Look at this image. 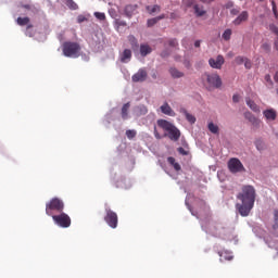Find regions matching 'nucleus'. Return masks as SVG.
I'll return each instance as SVG.
<instances>
[{"label": "nucleus", "instance_id": "1", "mask_svg": "<svg viewBox=\"0 0 278 278\" xmlns=\"http://www.w3.org/2000/svg\"><path fill=\"white\" fill-rule=\"evenodd\" d=\"M202 231H205L213 238H222L223 240H235L238 242V236H233V229L227 227L223 222H214L210 217L200 219Z\"/></svg>", "mask_w": 278, "mask_h": 278}, {"label": "nucleus", "instance_id": "2", "mask_svg": "<svg viewBox=\"0 0 278 278\" xmlns=\"http://www.w3.org/2000/svg\"><path fill=\"white\" fill-rule=\"evenodd\" d=\"M255 197H257V193L252 185H244L241 192L237 194V201L239 202L236 203L235 207L242 218H247L251 214V210L255 207Z\"/></svg>", "mask_w": 278, "mask_h": 278}, {"label": "nucleus", "instance_id": "3", "mask_svg": "<svg viewBox=\"0 0 278 278\" xmlns=\"http://www.w3.org/2000/svg\"><path fill=\"white\" fill-rule=\"evenodd\" d=\"M157 125L161 127V129L167 131L169 140L177 142V140L181 138V130H179V128H177V126H175L173 123L166 119H157Z\"/></svg>", "mask_w": 278, "mask_h": 278}, {"label": "nucleus", "instance_id": "4", "mask_svg": "<svg viewBox=\"0 0 278 278\" xmlns=\"http://www.w3.org/2000/svg\"><path fill=\"white\" fill-rule=\"evenodd\" d=\"M63 55L72 59L79 58L81 55V46L75 41H65L63 43Z\"/></svg>", "mask_w": 278, "mask_h": 278}, {"label": "nucleus", "instance_id": "5", "mask_svg": "<svg viewBox=\"0 0 278 278\" xmlns=\"http://www.w3.org/2000/svg\"><path fill=\"white\" fill-rule=\"evenodd\" d=\"M53 212H58L59 214L64 212V201H62L60 198H52L47 204H46V214L47 216H54Z\"/></svg>", "mask_w": 278, "mask_h": 278}, {"label": "nucleus", "instance_id": "6", "mask_svg": "<svg viewBox=\"0 0 278 278\" xmlns=\"http://www.w3.org/2000/svg\"><path fill=\"white\" fill-rule=\"evenodd\" d=\"M103 220L111 229L118 227V214L112 211L109 205H105Z\"/></svg>", "mask_w": 278, "mask_h": 278}, {"label": "nucleus", "instance_id": "7", "mask_svg": "<svg viewBox=\"0 0 278 278\" xmlns=\"http://www.w3.org/2000/svg\"><path fill=\"white\" fill-rule=\"evenodd\" d=\"M52 220L54 225L61 227L62 229H68V227H71V216L64 213V211L59 215H52Z\"/></svg>", "mask_w": 278, "mask_h": 278}, {"label": "nucleus", "instance_id": "8", "mask_svg": "<svg viewBox=\"0 0 278 278\" xmlns=\"http://www.w3.org/2000/svg\"><path fill=\"white\" fill-rule=\"evenodd\" d=\"M228 170L236 175L237 173H247V168L242 164V161L238 157H232L228 161Z\"/></svg>", "mask_w": 278, "mask_h": 278}, {"label": "nucleus", "instance_id": "9", "mask_svg": "<svg viewBox=\"0 0 278 278\" xmlns=\"http://www.w3.org/2000/svg\"><path fill=\"white\" fill-rule=\"evenodd\" d=\"M147 77H149L147 70L141 67L131 76V81H134V84H142L147 81Z\"/></svg>", "mask_w": 278, "mask_h": 278}, {"label": "nucleus", "instance_id": "10", "mask_svg": "<svg viewBox=\"0 0 278 278\" xmlns=\"http://www.w3.org/2000/svg\"><path fill=\"white\" fill-rule=\"evenodd\" d=\"M206 80L210 86H213V88H222L223 87V79L218 74H207Z\"/></svg>", "mask_w": 278, "mask_h": 278}, {"label": "nucleus", "instance_id": "11", "mask_svg": "<svg viewBox=\"0 0 278 278\" xmlns=\"http://www.w3.org/2000/svg\"><path fill=\"white\" fill-rule=\"evenodd\" d=\"M223 64H225V56H223L222 54H218L216 59H208V66H211V68H216L217 71H220L223 68Z\"/></svg>", "mask_w": 278, "mask_h": 278}, {"label": "nucleus", "instance_id": "12", "mask_svg": "<svg viewBox=\"0 0 278 278\" xmlns=\"http://www.w3.org/2000/svg\"><path fill=\"white\" fill-rule=\"evenodd\" d=\"M137 10H138V4H126L124 7V16H126V18H131L134 14H136Z\"/></svg>", "mask_w": 278, "mask_h": 278}, {"label": "nucleus", "instance_id": "13", "mask_svg": "<svg viewBox=\"0 0 278 278\" xmlns=\"http://www.w3.org/2000/svg\"><path fill=\"white\" fill-rule=\"evenodd\" d=\"M118 60L122 64H129V62H131V50L124 49V51L119 54Z\"/></svg>", "mask_w": 278, "mask_h": 278}, {"label": "nucleus", "instance_id": "14", "mask_svg": "<svg viewBox=\"0 0 278 278\" xmlns=\"http://www.w3.org/2000/svg\"><path fill=\"white\" fill-rule=\"evenodd\" d=\"M244 117L247 118V121H249V123H251V125H253V127H255L256 129L260 128L262 121L255 117V115H253L251 112H245Z\"/></svg>", "mask_w": 278, "mask_h": 278}, {"label": "nucleus", "instance_id": "15", "mask_svg": "<svg viewBox=\"0 0 278 278\" xmlns=\"http://www.w3.org/2000/svg\"><path fill=\"white\" fill-rule=\"evenodd\" d=\"M139 53L141 58H147V55H151V53H153V48H151L149 43H141L139 47Z\"/></svg>", "mask_w": 278, "mask_h": 278}, {"label": "nucleus", "instance_id": "16", "mask_svg": "<svg viewBox=\"0 0 278 278\" xmlns=\"http://www.w3.org/2000/svg\"><path fill=\"white\" fill-rule=\"evenodd\" d=\"M245 21H249V12L248 11H242L233 21L232 24L236 26L242 25Z\"/></svg>", "mask_w": 278, "mask_h": 278}, {"label": "nucleus", "instance_id": "17", "mask_svg": "<svg viewBox=\"0 0 278 278\" xmlns=\"http://www.w3.org/2000/svg\"><path fill=\"white\" fill-rule=\"evenodd\" d=\"M219 262H231L233 260V253L227 250H223L218 252Z\"/></svg>", "mask_w": 278, "mask_h": 278}, {"label": "nucleus", "instance_id": "18", "mask_svg": "<svg viewBox=\"0 0 278 278\" xmlns=\"http://www.w3.org/2000/svg\"><path fill=\"white\" fill-rule=\"evenodd\" d=\"M179 112H180V114H184V116L186 117V121H188V123H190V125H194L197 123V117H194V115L190 114L188 112V110H186V108H180Z\"/></svg>", "mask_w": 278, "mask_h": 278}, {"label": "nucleus", "instance_id": "19", "mask_svg": "<svg viewBox=\"0 0 278 278\" xmlns=\"http://www.w3.org/2000/svg\"><path fill=\"white\" fill-rule=\"evenodd\" d=\"M21 8L24 14H27L28 16H31V14H36V12H38V9H36L34 4H21Z\"/></svg>", "mask_w": 278, "mask_h": 278}, {"label": "nucleus", "instance_id": "20", "mask_svg": "<svg viewBox=\"0 0 278 278\" xmlns=\"http://www.w3.org/2000/svg\"><path fill=\"white\" fill-rule=\"evenodd\" d=\"M161 112L166 116H175V111H173V108H170L168 102H164V104L161 106Z\"/></svg>", "mask_w": 278, "mask_h": 278}, {"label": "nucleus", "instance_id": "21", "mask_svg": "<svg viewBox=\"0 0 278 278\" xmlns=\"http://www.w3.org/2000/svg\"><path fill=\"white\" fill-rule=\"evenodd\" d=\"M263 115L267 121H275L277 118V112L275 109H268L263 112Z\"/></svg>", "mask_w": 278, "mask_h": 278}, {"label": "nucleus", "instance_id": "22", "mask_svg": "<svg viewBox=\"0 0 278 278\" xmlns=\"http://www.w3.org/2000/svg\"><path fill=\"white\" fill-rule=\"evenodd\" d=\"M188 199H190V192H187V195L185 199V205L189 210L191 216H195L197 218H199V213L195 212L194 208H192V205H190V202H188Z\"/></svg>", "mask_w": 278, "mask_h": 278}, {"label": "nucleus", "instance_id": "23", "mask_svg": "<svg viewBox=\"0 0 278 278\" xmlns=\"http://www.w3.org/2000/svg\"><path fill=\"white\" fill-rule=\"evenodd\" d=\"M131 106V104L129 102L125 103L122 106V118L123 121H129V108Z\"/></svg>", "mask_w": 278, "mask_h": 278}, {"label": "nucleus", "instance_id": "24", "mask_svg": "<svg viewBox=\"0 0 278 278\" xmlns=\"http://www.w3.org/2000/svg\"><path fill=\"white\" fill-rule=\"evenodd\" d=\"M128 41L130 43L132 51H138L139 47H140V45L138 43V38H136V36H134V35H129Z\"/></svg>", "mask_w": 278, "mask_h": 278}, {"label": "nucleus", "instance_id": "25", "mask_svg": "<svg viewBox=\"0 0 278 278\" xmlns=\"http://www.w3.org/2000/svg\"><path fill=\"white\" fill-rule=\"evenodd\" d=\"M169 74L173 77V79H180V77H184V72L177 70V67H170Z\"/></svg>", "mask_w": 278, "mask_h": 278}, {"label": "nucleus", "instance_id": "26", "mask_svg": "<svg viewBox=\"0 0 278 278\" xmlns=\"http://www.w3.org/2000/svg\"><path fill=\"white\" fill-rule=\"evenodd\" d=\"M264 242L267 244L268 249H274V251H276V255L278 256V242L271 239L268 240L266 238H264Z\"/></svg>", "mask_w": 278, "mask_h": 278}, {"label": "nucleus", "instance_id": "27", "mask_svg": "<svg viewBox=\"0 0 278 278\" xmlns=\"http://www.w3.org/2000/svg\"><path fill=\"white\" fill-rule=\"evenodd\" d=\"M193 10L198 18H201V16H205V14H207V11L203 10V7H200L199 4H194Z\"/></svg>", "mask_w": 278, "mask_h": 278}, {"label": "nucleus", "instance_id": "28", "mask_svg": "<svg viewBox=\"0 0 278 278\" xmlns=\"http://www.w3.org/2000/svg\"><path fill=\"white\" fill-rule=\"evenodd\" d=\"M135 112H136L137 116H144L146 114L149 113V110L147 109V106L144 104H140V105L136 106Z\"/></svg>", "mask_w": 278, "mask_h": 278}, {"label": "nucleus", "instance_id": "29", "mask_svg": "<svg viewBox=\"0 0 278 278\" xmlns=\"http://www.w3.org/2000/svg\"><path fill=\"white\" fill-rule=\"evenodd\" d=\"M245 103L252 112H260V106L255 103V101L251 100V98L245 99Z\"/></svg>", "mask_w": 278, "mask_h": 278}, {"label": "nucleus", "instance_id": "30", "mask_svg": "<svg viewBox=\"0 0 278 278\" xmlns=\"http://www.w3.org/2000/svg\"><path fill=\"white\" fill-rule=\"evenodd\" d=\"M114 25H115L116 31H119L121 27H127V22L125 20L115 18Z\"/></svg>", "mask_w": 278, "mask_h": 278}, {"label": "nucleus", "instance_id": "31", "mask_svg": "<svg viewBox=\"0 0 278 278\" xmlns=\"http://www.w3.org/2000/svg\"><path fill=\"white\" fill-rule=\"evenodd\" d=\"M63 3L68 8V10L75 11L79 10V5L73 0H63Z\"/></svg>", "mask_w": 278, "mask_h": 278}, {"label": "nucleus", "instance_id": "32", "mask_svg": "<svg viewBox=\"0 0 278 278\" xmlns=\"http://www.w3.org/2000/svg\"><path fill=\"white\" fill-rule=\"evenodd\" d=\"M254 146L256 147L257 151H264L266 149V143H264V140L262 138H258L254 141Z\"/></svg>", "mask_w": 278, "mask_h": 278}, {"label": "nucleus", "instance_id": "33", "mask_svg": "<svg viewBox=\"0 0 278 278\" xmlns=\"http://www.w3.org/2000/svg\"><path fill=\"white\" fill-rule=\"evenodd\" d=\"M253 233L256 236V238H262L264 236V233H266V230H264L262 227L260 226H254L252 229Z\"/></svg>", "mask_w": 278, "mask_h": 278}, {"label": "nucleus", "instance_id": "34", "mask_svg": "<svg viewBox=\"0 0 278 278\" xmlns=\"http://www.w3.org/2000/svg\"><path fill=\"white\" fill-rule=\"evenodd\" d=\"M207 127H208V131H211V134H215V135L219 134L218 125L214 124L213 122H210Z\"/></svg>", "mask_w": 278, "mask_h": 278}, {"label": "nucleus", "instance_id": "35", "mask_svg": "<svg viewBox=\"0 0 278 278\" xmlns=\"http://www.w3.org/2000/svg\"><path fill=\"white\" fill-rule=\"evenodd\" d=\"M147 10L149 12V14H155V12H161L162 8L160 7V4H154V5H148Z\"/></svg>", "mask_w": 278, "mask_h": 278}, {"label": "nucleus", "instance_id": "36", "mask_svg": "<svg viewBox=\"0 0 278 278\" xmlns=\"http://www.w3.org/2000/svg\"><path fill=\"white\" fill-rule=\"evenodd\" d=\"M17 25L21 27H25V25H29V17H17L16 20Z\"/></svg>", "mask_w": 278, "mask_h": 278}, {"label": "nucleus", "instance_id": "37", "mask_svg": "<svg viewBox=\"0 0 278 278\" xmlns=\"http://www.w3.org/2000/svg\"><path fill=\"white\" fill-rule=\"evenodd\" d=\"M194 3H197V0H182V5L186 8V10L194 8Z\"/></svg>", "mask_w": 278, "mask_h": 278}, {"label": "nucleus", "instance_id": "38", "mask_svg": "<svg viewBox=\"0 0 278 278\" xmlns=\"http://www.w3.org/2000/svg\"><path fill=\"white\" fill-rule=\"evenodd\" d=\"M137 134L138 132L136 131V129L126 130V137L128 138V140H134V138H136Z\"/></svg>", "mask_w": 278, "mask_h": 278}, {"label": "nucleus", "instance_id": "39", "mask_svg": "<svg viewBox=\"0 0 278 278\" xmlns=\"http://www.w3.org/2000/svg\"><path fill=\"white\" fill-rule=\"evenodd\" d=\"M222 38L226 41L228 40H231V29L230 28H227L223 35H222Z\"/></svg>", "mask_w": 278, "mask_h": 278}, {"label": "nucleus", "instance_id": "40", "mask_svg": "<svg viewBox=\"0 0 278 278\" xmlns=\"http://www.w3.org/2000/svg\"><path fill=\"white\" fill-rule=\"evenodd\" d=\"M271 12L276 20H278V11H277V3L275 0H271Z\"/></svg>", "mask_w": 278, "mask_h": 278}, {"label": "nucleus", "instance_id": "41", "mask_svg": "<svg viewBox=\"0 0 278 278\" xmlns=\"http://www.w3.org/2000/svg\"><path fill=\"white\" fill-rule=\"evenodd\" d=\"M157 23H160L157 17H152V18H149L147 21V26L148 27H153V25H157Z\"/></svg>", "mask_w": 278, "mask_h": 278}, {"label": "nucleus", "instance_id": "42", "mask_svg": "<svg viewBox=\"0 0 278 278\" xmlns=\"http://www.w3.org/2000/svg\"><path fill=\"white\" fill-rule=\"evenodd\" d=\"M93 16L98 20V21H105V13L103 12H94Z\"/></svg>", "mask_w": 278, "mask_h": 278}, {"label": "nucleus", "instance_id": "43", "mask_svg": "<svg viewBox=\"0 0 278 278\" xmlns=\"http://www.w3.org/2000/svg\"><path fill=\"white\" fill-rule=\"evenodd\" d=\"M247 58L245 56H236L235 61H236V64H238L239 66L244 64Z\"/></svg>", "mask_w": 278, "mask_h": 278}, {"label": "nucleus", "instance_id": "44", "mask_svg": "<svg viewBox=\"0 0 278 278\" xmlns=\"http://www.w3.org/2000/svg\"><path fill=\"white\" fill-rule=\"evenodd\" d=\"M170 55V50L165 49L161 52L160 56L164 59L168 58Z\"/></svg>", "mask_w": 278, "mask_h": 278}, {"label": "nucleus", "instance_id": "45", "mask_svg": "<svg viewBox=\"0 0 278 278\" xmlns=\"http://www.w3.org/2000/svg\"><path fill=\"white\" fill-rule=\"evenodd\" d=\"M88 21V17H86L84 14H79L77 16V23H86Z\"/></svg>", "mask_w": 278, "mask_h": 278}, {"label": "nucleus", "instance_id": "46", "mask_svg": "<svg viewBox=\"0 0 278 278\" xmlns=\"http://www.w3.org/2000/svg\"><path fill=\"white\" fill-rule=\"evenodd\" d=\"M109 14H110L111 18H115V20H116V16H118L115 9H110Z\"/></svg>", "mask_w": 278, "mask_h": 278}, {"label": "nucleus", "instance_id": "47", "mask_svg": "<svg viewBox=\"0 0 278 278\" xmlns=\"http://www.w3.org/2000/svg\"><path fill=\"white\" fill-rule=\"evenodd\" d=\"M169 18L170 21H177V18H179V14H177V12H172L169 14Z\"/></svg>", "mask_w": 278, "mask_h": 278}, {"label": "nucleus", "instance_id": "48", "mask_svg": "<svg viewBox=\"0 0 278 278\" xmlns=\"http://www.w3.org/2000/svg\"><path fill=\"white\" fill-rule=\"evenodd\" d=\"M177 151H178V153H179L180 155H188V151H187L186 149L181 148V147H179V148L177 149Z\"/></svg>", "mask_w": 278, "mask_h": 278}, {"label": "nucleus", "instance_id": "49", "mask_svg": "<svg viewBox=\"0 0 278 278\" xmlns=\"http://www.w3.org/2000/svg\"><path fill=\"white\" fill-rule=\"evenodd\" d=\"M262 49H264V51L269 52L270 51V43H268V42L263 43Z\"/></svg>", "mask_w": 278, "mask_h": 278}, {"label": "nucleus", "instance_id": "50", "mask_svg": "<svg viewBox=\"0 0 278 278\" xmlns=\"http://www.w3.org/2000/svg\"><path fill=\"white\" fill-rule=\"evenodd\" d=\"M225 8H226V10H231V8H233V1H231V0L227 1L225 4Z\"/></svg>", "mask_w": 278, "mask_h": 278}, {"label": "nucleus", "instance_id": "51", "mask_svg": "<svg viewBox=\"0 0 278 278\" xmlns=\"http://www.w3.org/2000/svg\"><path fill=\"white\" fill-rule=\"evenodd\" d=\"M232 101H233L235 103H240V94L235 93V94L232 96Z\"/></svg>", "mask_w": 278, "mask_h": 278}, {"label": "nucleus", "instance_id": "52", "mask_svg": "<svg viewBox=\"0 0 278 278\" xmlns=\"http://www.w3.org/2000/svg\"><path fill=\"white\" fill-rule=\"evenodd\" d=\"M265 81H267V84H270V86H273V78H270V74L265 75Z\"/></svg>", "mask_w": 278, "mask_h": 278}, {"label": "nucleus", "instance_id": "53", "mask_svg": "<svg viewBox=\"0 0 278 278\" xmlns=\"http://www.w3.org/2000/svg\"><path fill=\"white\" fill-rule=\"evenodd\" d=\"M184 65L186 68H190L192 66V64L190 63V60H188V59L184 60Z\"/></svg>", "mask_w": 278, "mask_h": 278}, {"label": "nucleus", "instance_id": "54", "mask_svg": "<svg viewBox=\"0 0 278 278\" xmlns=\"http://www.w3.org/2000/svg\"><path fill=\"white\" fill-rule=\"evenodd\" d=\"M174 167L175 170H177V173H179V170H181V165L179 163H175L172 165Z\"/></svg>", "mask_w": 278, "mask_h": 278}, {"label": "nucleus", "instance_id": "55", "mask_svg": "<svg viewBox=\"0 0 278 278\" xmlns=\"http://www.w3.org/2000/svg\"><path fill=\"white\" fill-rule=\"evenodd\" d=\"M230 14H231L232 16H238V14H240V10H238V9H231V10H230Z\"/></svg>", "mask_w": 278, "mask_h": 278}, {"label": "nucleus", "instance_id": "56", "mask_svg": "<svg viewBox=\"0 0 278 278\" xmlns=\"http://www.w3.org/2000/svg\"><path fill=\"white\" fill-rule=\"evenodd\" d=\"M167 162H168V164H170V166H173L177 161H175V157L168 156Z\"/></svg>", "mask_w": 278, "mask_h": 278}, {"label": "nucleus", "instance_id": "57", "mask_svg": "<svg viewBox=\"0 0 278 278\" xmlns=\"http://www.w3.org/2000/svg\"><path fill=\"white\" fill-rule=\"evenodd\" d=\"M29 29H31V24H28V26H27V28H26V31H25V34L31 38V36H34V34H31V33L29 31Z\"/></svg>", "mask_w": 278, "mask_h": 278}, {"label": "nucleus", "instance_id": "58", "mask_svg": "<svg viewBox=\"0 0 278 278\" xmlns=\"http://www.w3.org/2000/svg\"><path fill=\"white\" fill-rule=\"evenodd\" d=\"M245 68H251V60L245 59V61L243 62Z\"/></svg>", "mask_w": 278, "mask_h": 278}, {"label": "nucleus", "instance_id": "59", "mask_svg": "<svg viewBox=\"0 0 278 278\" xmlns=\"http://www.w3.org/2000/svg\"><path fill=\"white\" fill-rule=\"evenodd\" d=\"M168 45H169L170 47H175V46H177L178 43H177V40L174 38V39H170V40L168 41Z\"/></svg>", "mask_w": 278, "mask_h": 278}, {"label": "nucleus", "instance_id": "60", "mask_svg": "<svg viewBox=\"0 0 278 278\" xmlns=\"http://www.w3.org/2000/svg\"><path fill=\"white\" fill-rule=\"evenodd\" d=\"M278 222V210L274 211V223Z\"/></svg>", "mask_w": 278, "mask_h": 278}, {"label": "nucleus", "instance_id": "61", "mask_svg": "<svg viewBox=\"0 0 278 278\" xmlns=\"http://www.w3.org/2000/svg\"><path fill=\"white\" fill-rule=\"evenodd\" d=\"M164 18H166V14H161L159 16H156V20L160 22V21H164Z\"/></svg>", "mask_w": 278, "mask_h": 278}, {"label": "nucleus", "instance_id": "62", "mask_svg": "<svg viewBox=\"0 0 278 278\" xmlns=\"http://www.w3.org/2000/svg\"><path fill=\"white\" fill-rule=\"evenodd\" d=\"M194 47L195 49H199V47H201V39L194 41Z\"/></svg>", "mask_w": 278, "mask_h": 278}, {"label": "nucleus", "instance_id": "63", "mask_svg": "<svg viewBox=\"0 0 278 278\" xmlns=\"http://www.w3.org/2000/svg\"><path fill=\"white\" fill-rule=\"evenodd\" d=\"M81 59L84 60V62H89L90 61V56H88L86 54H81Z\"/></svg>", "mask_w": 278, "mask_h": 278}, {"label": "nucleus", "instance_id": "64", "mask_svg": "<svg viewBox=\"0 0 278 278\" xmlns=\"http://www.w3.org/2000/svg\"><path fill=\"white\" fill-rule=\"evenodd\" d=\"M274 80L276 81V84H278V71L274 75Z\"/></svg>", "mask_w": 278, "mask_h": 278}]
</instances>
